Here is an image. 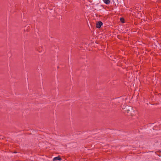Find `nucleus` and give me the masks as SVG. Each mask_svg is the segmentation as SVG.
I'll list each match as a JSON object with an SVG mask.
<instances>
[{"label":"nucleus","mask_w":161,"mask_h":161,"mask_svg":"<svg viewBox=\"0 0 161 161\" xmlns=\"http://www.w3.org/2000/svg\"><path fill=\"white\" fill-rule=\"evenodd\" d=\"M125 112L127 113V115L128 116H133L135 115L137 113L135 108L131 106H127L125 108Z\"/></svg>","instance_id":"1"},{"label":"nucleus","mask_w":161,"mask_h":161,"mask_svg":"<svg viewBox=\"0 0 161 161\" xmlns=\"http://www.w3.org/2000/svg\"><path fill=\"white\" fill-rule=\"evenodd\" d=\"M61 158L59 156L57 157L54 158L53 159V161H55L56 160H61Z\"/></svg>","instance_id":"3"},{"label":"nucleus","mask_w":161,"mask_h":161,"mask_svg":"<svg viewBox=\"0 0 161 161\" xmlns=\"http://www.w3.org/2000/svg\"><path fill=\"white\" fill-rule=\"evenodd\" d=\"M104 3L106 4H108L110 3V1L109 0H103Z\"/></svg>","instance_id":"4"},{"label":"nucleus","mask_w":161,"mask_h":161,"mask_svg":"<svg viewBox=\"0 0 161 161\" xmlns=\"http://www.w3.org/2000/svg\"><path fill=\"white\" fill-rule=\"evenodd\" d=\"M122 19H123L122 18H121V19H120V20L121 21V22H123L121 20H122Z\"/></svg>","instance_id":"5"},{"label":"nucleus","mask_w":161,"mask_h":161,"mask_svg":"<svg viewBox=\"0 0 161 161\" xmlns=\"http://www.w3.org/2000/svg\"><path fill=\"white\" fill-rule=\"evenodd\" d=\"M103 23L101 21H99L96 24V27L98 28H99L103 25Z\"/></svg>","instance_id":"2"}]
</instances>
